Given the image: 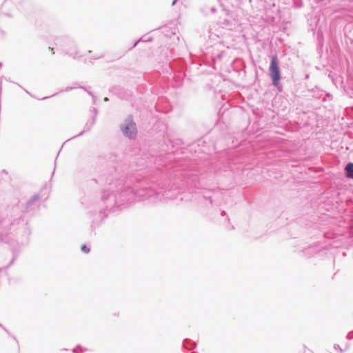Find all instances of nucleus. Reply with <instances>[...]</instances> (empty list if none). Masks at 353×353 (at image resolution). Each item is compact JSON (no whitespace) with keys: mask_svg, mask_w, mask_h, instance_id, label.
Instances as JSON below:
<instances>
[{"mask_svg":"<svg viewBox=\"0 0 353 353\" xmlns=\"http://www.w3.org/2000/svg\"><path fill=\"white\" fill-rule=\"evenodd\" d=\"M81 250L85 253H88L90 252V249L85 245L81 247Z\"/></svg>","mask_w":353,"mask_h":353,"instance_id":"4","label":"nucleus"},{"mask_svg":"<svg viewBox=\"0 0 353 353\" xmlns=\"http://www.w3.org/2000/svg\"><path fill=\"white\" fill-rule=\"evenodd\" d=\"M270 75L274 86H278L281 79V72L277 63V57L273 56L271 58L270 65Z\"/></svg>","mask_w":353,"mask_h":353,"instance_id":"1","label":"nucleus"},{"mask_svg":"<svg viewBox=\"0 0 353 353\" xmlns=\"http://www.w3.org/2000/svg\"><path fill=\"white\" fill-rule=\"evenodd\" d=\"M49 49L50 50V51H52V53L54 54V52L53 48H49Z\"/></svg>","mask_w":353,"mask_h":353,"instance_id":"5","label":"nucleus"},{"mask_svg":"<svg viewBox=\"0 0 353 353\" xmlns=\"http://www.w3.org/2000/svg\"><path fill=\"white\" fill-rule=\"evenodd\" d=\"M122 131L125 136L130 138L134 137L137 132L134 123L128 121L122 128Z\"/></svg>","mask_w":353,"mask_h":353,"instance_id":"2","label":"nucleus"},{"mask_svg":"<svg viewBox=\"0 0 353 353\" xmlns=\"http://www.w3.org/2000/svg\"><path fill=\"white\" fill-rule=\"evenodd\" d=\"M347 176L353 179V163H350L345 167Z\"/></svg>","mask_w":353,"mask_h":353,"instance_id":"3","label":"nucleus"}]
</instances>
